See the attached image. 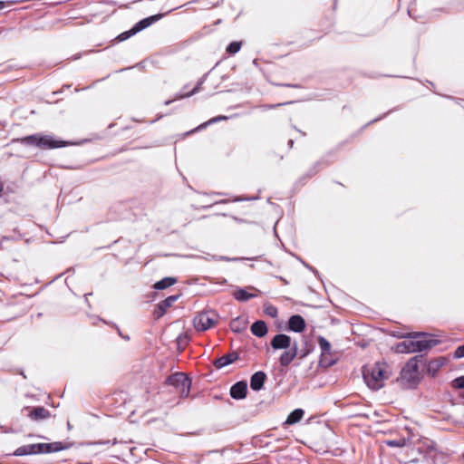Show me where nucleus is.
I'll list each match as a JSON object with an SVG mask.
<instances>
[{"label": "nucleus", "instance_id": "obj_12", "mask_svg": "<svg viewBox=\"0 0 464 464\" xmlns=\"http://www.w3.org/2000/svg\"><path fill=\"white\" fill-rule=\"evenodd\" d=\"M178 299V295H170L161 301L156 307L154 311V314L157 318L161 317L167 311L168 308H169L174 302H176Z\"/></svg>", "mask_w": 464, "mask_h": 464}, {"label": "nucleus", "instance_id": "obj_20", "mask_svg": "<svg viewBox=\"0 0 464 464\" xmlns=\"http://www.w3.org/2000/svg\"><path fill=\"white\" fill-rule=\"evenodd\" d=\"M304 411L302 409H295L287 417L285 423L293 425L299 422L304 417Z\"/></svg>", "mask_w": 464, "mask_h": 464}, {"label": "nucleus", "instance_id": "obj_5", "mask_svg": "<svg viewBox=\"0 0 464 464\" xmlns=\"http://www.w3.org/2000/svg\"><path fill=\"white\" fill-rule=\"evenodd\" d=\"M219 316L214 310L198 313L193 319V325L198 332H205L218 323Z\"/></svg>", "mask_w": 464, "mask_h": 464}, {"label": "nucleus", "instance_id": "obj_16", "mask_svg": "<svg viewBox=\"0 0 464 464\" xmlns=\"http://www.w3.org/2000/svg\"><path fill=\"white\" fill-rule=\"evenodd\" d=\"M266 375L264 372H255L250 379V387L253 391H260L265 383Z\"/></svg>", "mask_w": 464, "mask_h": 464}, {"label": "nucleus", "instance_id": "obj_6", "mask_svg": "<svg viewBox=\"0 0 464 464\" xmlns=\"http://www.w3.org/2000/svg\"><path fill=\"white\" fill-rule=\"evenodd\" d=\"M420 362H422V356H414L408 361V362L401 370V379L402 381L406 382L410 386L416 385L420 381Z\"/></svg>", "mask_w": 464, "mask_h": 464}, {"label": "nucleus", "instance_id": "obj_32", "mask_svg": "<svg viewBox=\"0 0 464 464\" xmlns=\"http://www.w3.org/2000/svg\"><path fill=\"white\" fill-rule=\"evenodd\" d=\"M427 460L423 459L421 461L420 460H412L411 462H409L408 464H426Z\"/></svg>", "mask_w": 464, "mask_h": 464}, {"label": "nucleus", "instance_id": "obj_38", "mask_svg": "<svg viewBox=\"0 0 464 464\" xmlns=\"http://www.w3.org/2000/svg\"><path fill=\"white\" fill-rule=\"evenodd\" d=\"M293 143L294 141L292 140H289V145L292 147L293 146Z\"/></svg>", "mask_w": 464, "mask_h": 464}, {"label": "nucleus", "instance_id": "obj_30", "mask_svg": "<svg viewBox=\"0 0 464 464\" xmlns=\"http://www.w3.org/2000/svg\"><path fill=\"white\" fill-rule=\"evenodd\" d=\"M455 358H462L464 357V344L461 346H459L454 353Z\"/></svg>", "mask_w": 464, "mask_h": 464}, {"label": "nucleus", "instance_id": "obj_9", "mask_svg": "<svg viewBox=\"0 0 464 464\" xmlns=\"http://www.w3.org/2000/svg\"><path fill=\"white\" fill-rule=\"evenodd\" d=\"M271 346L276 349H288L292 346L291 338L284 334H276L270 343Z\"/></svg>", "mask_w": 464, "mask_h": 464}, {"label": "nucleus", "instance_id": "obj_37", "mask_svg": "<svg viewBox=\"0 0 464 464\" xmlns=\"http://www.w3.org/2000/svg\"><path fill=\"white\" fill-rule=\"evenodd\" d=\"M170 102H171V101H166V102H165V104H166V105H169V104H170Z\"/></svg>", "mask_w": 464, "mask_h": 464}, {"label": "nucleus", "instance_id": "obj_2", "mask_svg": "<svg viewBox=\"0 0 464 464\" xmlns=\"http://www.w3.org/2000/svg\"><path fill=\"white\" fill-rule=\"evenodd\" d=\"M394 335L400 338L410 339L398 343L397 351L399 353H410L421 352L434 345L433 341L428 340L427 334L424 333H407Z\"/></svg>", "mask_w": 464, "mask_h": 464}, {"label": "nucleus", "instance_id": "obj_28", "mask_svg": "<svg viewBox=\"0 0 464 464\" xmlns=\"http://www.w3.org/2000/svg\"><path fill=\"white\" fill-rule=\"evenodd\" d=\"M265 311H266V313L269 316H271V317H273V318L276 317V316H277V314H278L277 309H276L275 306L271 305V304H270V305H267V306L266 307Z\"/></svg>", "mask_w": 464, "mask_h": 464}, {"label": "nucleus", "instance_id": "obj_8", "mask_svg": "<svg viewBox=\"0 0 464 464\" xmlns=\"http://www.w3.org/2000/svg\"><path fill=\"white\" fill-rule=\"evenodd\" d=\"M318 344L321 349L320 363L324 366H330L334 363L333 359H329L331 355V343L323 336L318 338Z\"/></svg>", "mask_w": 464, "mask_h": 464}, {"label": "nucleus", "instance_id": "obj_33", "mask_svg": "<svg viewBox=\"0 0 464 464\" xmlns=\"http://www.w3.org/2000/svg\"><path fill=\"white\" fill-rule=\"evenodd\" d=\"M179 341L183 342L184 343H187L188 342V338L187 335H184V336H179Z\"/></svg>", "mask_w": 464, "mask_h": 464}, {"label": "nucleus", "instance_id": "obj_11", "mask_svg": "<svg viewBox=\"0 0 464 464\" xmlns=\"http://www.w3.org/2000/svg\"><path fill=\"white\" fill-rule=\"evenodd\" d=\"M247 392V385L245 382H237L232 385L230 389V396L236 400L246 398Z\"/></svg>", "mask_w": 464, "mask_h": 464}, {"label": "nucleus", "instance_id": "obj_21", "mask_svg": "<svg viewBox=\"0 0 464 464\" xmlns=\"http://www.w3.org/2000/svg\"><path fill=\"white\" fill-rule=\"evenodd\" d=\"M177 282L176 278L174 277H165L160 281H158L154 285V288L158 290L166 289L171 285H173Z\"/></svg>", "mask_w": 464, "mask_h": 464}, {"label": "nucleus", "instance_id": "obj_34", "mask_svg": "<svg viewBox=\"0 0 464 464\" xmlns=\"http://www.w3.org/2000/svg\"><path fill=\"white\" fill-rule=\"evenodd\" d=\"M5 7V3L0 1V9L4 8Z\"/></svg>", "mask_w": 464, "mask_h": 464}, {"label": "nucleus", "instance_id": "obj_7", "mask_svg": "<svg viewBox=\"0 0 464 464\" xmlns=\"http://www.w3.org/2000/svg\"><path fill=\"white\" fill-rule=\"evenodd\" d=\"M167 382L175 387L181 397L185 398L188 396L191 381L185 373L176 372L169 376Z\"/></svg>", "mask_w": 464, "mask_h": 464}, {"label": "nucleus", "instance_id": "obj_29", "mask_svg": "<svg viewBox=\"0 0 464 464\" xmlns=\"http://www.w3.org/2000/svg\"><path fill=\"white\" fill-rule=\"evenodd\" d=\"M387 445H389L391 447H402L405 445V440H388Z\"/></svg>", "mask_w": 464, "mask_h": 464}, {"label": "nucleus", "instance_id": "obj_10", "mask_svg": "<svg viewBox=\"0 0 464 464\" xmlns=\"http://www.w3.org/2000/svg\"><path fill=\"white\" fill-rule=\"evenodd\" d=\"M297 350H298L297 343L295 342L290 348L286 349V351H285L281 354V356L279 358L280 364L282 366L289 365L294 361V359L296 357Z\"/></svg>", "mask_w": 464, "mask_h": 464}, {"label": "nucleus", "instance_id": "obj_19", "mask_svg": "<svg viewBox=\"0 0 464 464\" xmlns=\"http://www.w3.org/2000/svg\"><path fill=\"white\" fill-rule=\"evenodd\" d=\"M49 416V411L44 407H35L29 413V417L34 420H44Z\"/></svg>", "mask_w": 464, "mask_h": 464}, {"label": "nucleus", "instance_id": "obj_26", "mask_svg": "<svg viewBox=\"0 0 464 464\" xmlns=\"http://www.w3.org/2000/svg\"><path fill=\"white\" fill-rule=\"evenodd\" d=\"M451 385L454 389H464V375L454 379Z\"/></svg>", "mask_w": 464, "mask_h": 464}, {"label": "nucleus", "instance_id": "obj_4", "mask_svg": "<svg viewBox=\"0 0 464 464\" xmlns=\"http://www.w3.org/2000/svg\"><path fill=\"white\" fill-rule=\"evenodd\" d=\"M68 447L64 446L62 442H52V443H35V444H28L24 446H21L17 448L14 455V456H25V455H33V454H41V453H52L57 452L63 450L67 449Z\"/></svg>", "mask_w": 464, "mask_h": 464}, {"label": "nucleus", "instance_id": "obj_22", "mask_svg": "<svg viewBox=\"0 0 464 464\" xmlns=\"http://www.w3.org/2000/svg\"><path fill=\"white\" fill-rule=\"evenodd\" d=\"M234 297L237 300V301H240V302H245V301H247L253 297H255L256 295L254 294H250L248 292H246L245 289L243 288H240V289H237L234 292L233 294Z\"/></svg>", "mask_w": 464, "mask_h": 464}, {"label": "nucleus", "instance_id": "obj_24", "mask_svg": "<svg viewBox=\"0 0 464 464\" xmlns=\"http://www.w3.org/2000/svg\"><path fill=\"white\" fill-rule=\"evenodd\" d=\"M445 362V359L444 358H440L438 360H434V361H431L430 363H429V372H435L437 371L439 368H440Z\"/></svg>", "mask_w": 464, "mask_h": 464}, {"label": "nucleus", "instance_id": "obj_35", "mask_svg": "<svg viewBox=\"0 0 464 464\" xmlns=\"http://www.w3.org/2000/svg\"><path fill=\"white\" fill-rule=\"evenodd\" d=\"M280 105H282V104H281V103H277L276 105H271V106H269V108H276V107L280 106Z\"/></svg>", "mask_w": 464, "mask_h": 464}, {"label": "nucleus", "instance_id": "obj_31", "mask_svg": "<svg viewBox=\"0 0 464 464\" xmlns=\"http://www.w3.org/2000/svg\"><path fill=\"white\" fill-rule=\"evenodd\" d=\"M135 34H132V28L130 31L124 32L119 35V39L121 41H124L130 37L131 35H134Z\"/></svg>", "mask_w": 464, "mask_h": 464}, {"label": "nucleus", "instance_id": "obj_15", "mask_svg": "<svg viewBox=\"0 0 464 464\" xmlns=\"http://www.w3.org/2000/svg\"><path fill=\"white\" fill-rule=\"evenodd\" d=\"M237 353L233 352L219 357L218 359L215 360L213 363L217 369H221L234 362L236 360H237Z\"/></svg>", "mask_w": 464, "mask_h": 464}, {"label": "nucleus", "instance_id": "obj_23", "mask_svg": "<svg viewBox=\"0 0 464 464\" xmlns=\"http://www.w3.org/2000/svg\"><path fill=\"white\" fill-rule=\"evenodd\" d=\"M205 79H206V75H204L197 83V85L193 88V90L189 92H186V93H182L180 95H179L177 98H179V99H182V98H187V97H190L192 96L193 94L195 93H198L200 90H201V85L204 83L205 82Z\"/></svg>", "mask_w": 464, "mask_h": 464}, {"label": "nucleus", "instance_id": "obj_1", "mask_svg": "<svg viewBox=\"0 0 464 464\" xmlns=\"http://www.w3.org/2000/svg\"><path fill=\"white\" fill-rule=\"evenodd\" d=\"M392 375V369L387 362H378L367 365L362 370L366 385L372 390H379L384 386L385 381Z\"/></svg>", "mask_w": 464, "mask_h": 464}, {"label": "nucleus", "instance_id": "obj_17", "mask_svg": "<svg viewBox=\"0 0 464 464\" xmlns=\"http://www.w3.org/2000/svg\"><path fill=\"white\" fill-rule=\"evenodd\" d=\"M248 321L245 316H238L230 322V329L235 333H241L246 329Z\"/></svg>", "mask_w": 464, "mask_h": 464}, {"label": "nucleus", "instance_id": "obj_14", "mask_svg": "<svg viewBox=\"0 0 464 464\" xmlns=\"http://www.w3.org/2000/svg\"><path fill=\"white\" fill-rule=\"evenodd\" d=\"M288 328L293 332L301 333L305 328V322L301 315H292L288 321Z\"/></svg>", "mask_w": 464, "mask_h": 464}, {"label": "nucleus", "instance_id": "obj_25", "mask_svg": "<svg viewBox=\"0 0 464 464\" xmlns=\"http://www.w3.org/2000/svg\"><path fill=\"white\" fill-rule=\"evenodd\" d=\"M240 48H241L240 42H232L227 47V53H228L229 54H235L237 52H239Z\"/></svg>", "mask_w": 464, "mask_h": 464}, {"label": "nucleus", "instance_id": "obj_13", "mask_svg": "<svg viewBox=\"0 0 464 464\" xmlns=\"http://www.w3.org/2000/svg\"><path fill=\"white\" fill-rule=\"evenodd\" d=\"M163 16V14H156V15H151L150 17H147V18H144L142 20H140V22H138L133 27H132V34H137L139 33L140 31L149 27L150 25H151L153 23L157 22L158 20H160L161 17Z\"/></svg>", "mask_w": 464, "mask_h": 464}, {"label": "nucleus", "instance_id": "obj_27", "mask_svg": "<svg viewBox=\"0 0 464 464\" xmlns=\"http://www.w3.org/2000/svg\"><path fill=\"white\" fill-rule=\"evenodd\" d=\"M225 119H227V117H225V116H218V117L212 118V119H211V120H209L208 121H207V122H205V123H203V124L199 125V126L197 128V130L204 129L206 126H208V125H209V124H211V123L218 122V121H221V120H225Z\"/></svg>", "mask_w": 464, "mask_h": 464}, {"label": "nucleus", "instance_id": "obj_18", "mask_svg": "<svg viewBox=\"0 0 464 464\" xmlns=\"http://www.w3.org/2000/svg\"><path fill=\"white\" fill-rule=\"evenodd\" d=\"M251 332L257 337H263L267 334V326L264 321H256L251 325Z\"/></svg>", "mask_w": 464, "mask_h": 464}, {"label": "nucleus", "instance_id": "obj_3", "mask_svg": "<svg viewBox=\"0 0 464 464\" xmlns=\"http://www.w3.org/2000/svg\"><path fill=\"white\" fill-rule=\"evenodd\" d=\"M20 142L24 145L37 147L41 150L63 148L72 144L68 141L57 140L53 135H44L42 133L24 137L20 140Z\"/></svg>", "mask_w": 464, "mask_h": 464}, {"label": "nucleus", "instance_id": "obj_36", "mask_svg": "<svg viewBox=\"0 0 464 464\" xmlns=\"http://www.w3.org/2000/svg\"><path fill=\"white\" fill-rule=\"evenodd\" d=\"M3 191V184L0 182V194L2 193Z\"/></svg>", "mask_w": 464, "mask_h": 464}]
</instances>
